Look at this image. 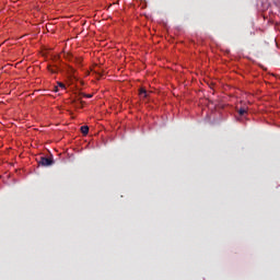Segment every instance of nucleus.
<instances>
[{"label": "nucleus", "mask_w": 280, "mask_h": 280, "mask_svg": "<svg viewBox=\"0 0 280 280\" xmlns=\"http://www.w3.org/2000/svg\"><path fill=\"white\" fill-rule=\"evenodd\" d=\"M81 132H82L84 136L89 135V132H90V127H89V126H82V127H81Z\"/></svg>", "instance_id": "nucleus-3"}, {"label": "nucleus", "mask_w": 280, "mask_h": 280, "mask_svg": "<svg viewBox=\"0 0 280 280\" xmlns=\"http://www.w3.org/2000/svg\"><path fill=\"white\" fill-rule=\"evenodd\" d=\"M58 86L66 90V84H63L62 82H58Z\"/></svg>", "instance_id": "nucleus-7"}, {"label": "nucleus", "mask_w": 280, "mask_h": 280, "mask_svg": "<svg viewBox=\"0 0 280 280\" xmlns=\"http://www.w3.org/2000/svg\"><path fill=\"white\" fill-rule=\"evenodd\" d=\"M47 69H48V71H49L50 73H57V72H58L57 69H52L50 66H48Z\"/></svg>", "instance_id": "nucleus-6"}, {"label": "nucleus", "mask_w": 280, "mask_h": 280, "mask_svg": "<svg viewBox=\"0 0 280 280\" xmlns=\"http://www.w3.org/2000/svg\"><path fill=\"white\" fill-rule=\"evenodd\" d=\"M237 113L241 115V116H244L246 113H247V109L245 107H242L237 110Z\"/></svg>", "instance_id": "nucleus-5"}, {"label": "nucleus", "mask_w": 280, "mask_h": 280, "mask_svg": "<svg viewBox=\"0 0 280 280\" xmlns=\"http://www.w3.org/2000/svg\"><path fill=\"white\" fill-rule=\"evenodd\" d=\"M150 94H151V92H148L144 88H141V89L139 90V95H140L141 97H143V98L150 97Z\"/></svg>", "instance_id": "nucleus-2"}, {"label": "nucleus", "mask_w": 280, "mask_h": 280, "mask_svg": "<svg viewBox=\"0 0 280 280\" xmlns=\"http://www.w3.org/2000/svg\"><path fill=\"white\" fill-rule=\"evenodd\" d=\"M82 96H84L86 98H91V97H93V94H82Z\"/></svg>", "instance_id": "nucleus-8"}, {"label": "nucleus", "mask_w": 280, "mask_h": 280, "mask_svg": "<svg viewBox=\"0 0 280 280\" xmlns=\"http://www.w3.org/2000/svg\"><path fill=\"white\" fill-rule=\"evenodd\" d=\"M55 161L51 158L40 156L39 165L43 167H49L50 165H54Z\"/></svg>", "instance_id": "nucleus-1"}, {"label": "nucleus", "mask_w": 280, "mask_h": 280, "mask_svg": "<svg viewBox=\"0 0 280 280\" xmlns=\"http://www.w3.org/2000/svg\"><path fill=\"white\" fill-rule=\"evenodd\" d=\"M54 91L59 92V86H55Z\"/></svg>", "instance_id": "nucleus-9"}, {"label": "nucleus", "mask_w": 280, "mask_h": 280, "mask_svg": "<svg viewBox=\"0 0 280 280\" xmlns=\"http://www.w3.org/2000/svg\"><path fill=\"white\" fill-rule=\"evenodd\" d=\"M66 59H68L69 61H75L77 60V58H74L73 55H71V54H67Z\"/></svg>", "instance_id": "nucleus-4"}, {"label": "nucleus", "mask_w": 280, "mask_h": 280, "mask_svg": "<svg viewBox=\"0 0 280 280\" xmlns=\"http://www.w3.org/2000/svg\"><path fill=\"white\" fill-rule=\"evenodd\" d=\"M79 104L82 106V105L84 104V102H83V101H80Z\"/></svg>", "instance_id": "nucleus-10"}]
</instances>
